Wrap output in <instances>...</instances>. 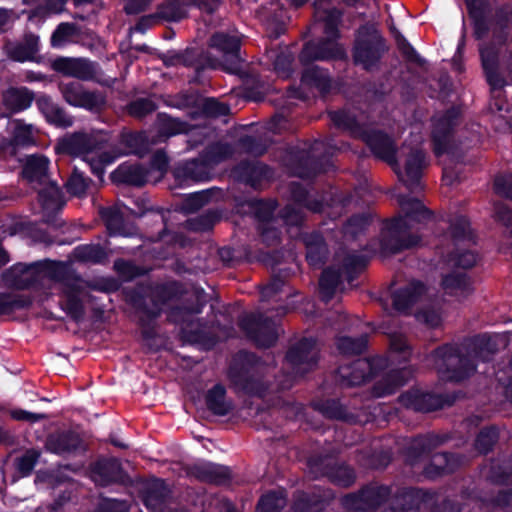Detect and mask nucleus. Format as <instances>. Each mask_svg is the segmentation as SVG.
Instances as JSON below:
<instances>
[{
    "mask_svg": "<svg viewBox=\"0 0 512 512\" xmlns=\"http://www.w3.org/2000/svg\"><path fill=\"white\" fill-rule=\"evenodd\" d=\"M7 284L19 289L53 280L56 289L66 298L65 308L75 319L82 316L81 299L86 283L81 278L68 274V266L61 262H45L33 265L18 264L4 274Z\"/></svg>",
    "mask_w": 512,
    "mask_h": 512,
    "instance_id": "nucleus-1",
    "label": "nucleus"
},
{
    "mask_svg": "<svg viewBox=\"0 0 512 512\" xmlns=\"http://www.w3.org/2000/svg\"><path fill=\"white\" fill-rule=\"evenodd\" d=\"M104 141L105 138L100 132H76L59 139L55 151L82 158L90 165L95 175L101 176L104 167L115 160V157H110L109 153L102 151Z\"/></svg>",
    "mask_w": 512,
    "mask_h": 512,
    "instance_id": "nucleus-2",
    "label": "nucleus"
},
{
    "mask_svg": "<svg viewBox=\"0 0 512 512\" xmlns=\"http://www.w3.org/2000/svg\"><path fill=\"white\" fill-rule=\"evenodd\" d=\"M398 202L405 216L395 219L389 227V245L393 252L418 244V236L411 233L413 223L420 222L428 215L426 208L417 198L399 195Z\"/></svg>",
    "mask_w": 512,
    "mask_h": 512,
    "instance_id": "nucleus-3",
    "label": "nucleus"
},
{
    "mask_svg": "<svg viewBox=\"0 0 512 512\" xmlns=\"http://www.w3.org/2000/svg\"><path fill=\"white\" fill-rule=\"evenodd\" d=\"M428 301V289L420 282H412L393 295V305L398 311H404L417 303L425 304L417 313V319L430 327H437L442 321V313L433 304L426 303Z\"/></svg>",
    "mask_w": 512,
    "mask_h": 512,
    "instance_id": "nucleus-4",
    "label": "nucleus"
},
{
    "mask_svg": "<svg viewBox=\"0 0 512 512\" xmlns=\"http://www.w3.org/2000/svg\"><path fill=\"white\" fill-rule=\"evenodd\" d=\"M432 357L435 368L444 380L460 381L474 371L471 356L463 354L452 346L439 348Z\"/></svg>",
    "mask_w": 512,
    "mask_h": 512,
    "instance_id": "nucleus-5",
    "label": "nucleus"
},
{
    "mask_svg": "<svg viewBox=\"0 0 512 512\" xmlns=\"http://www.w3.org/2000/svg\"><path fill=\"white\" fill-rule=\"evenodd\" d=\"M241 36L236 32H216L210 39V47L221 53V59L210 62L212 67H221L229 73H238L241 69L239 55Z\"/></svg>",
    "mask_w": 512,
    "mask_h": 512,
    "instance_id": "nucleus-6",
    "label": "nucleus"
},
{
    "mask_svg": "<svg viewBox=\"0 0 512 512\" xmlns=\"http://www.w3.org/2000/svg\"><path fill=\"white\" fill-rule=\"evenodd\" d=\"M384 51L381 35L373 27H364L358 33L354 51V60L364 69H371Z\"/></svg>",
    "mask_w": 512,
    "mask_h": 512,
    "instance_id": "nucleus-7",
    "label": "nucleus"
},
{
    "mask_svg": "<svg viewBox=\"0 0 512 512\" xmlns=\"http://www.w3.org/2000/svg\"><path fill=\"white\" fill-rule=\"evenodd\" d=\"M59 89L64 100L73 107L83 108L90 112H99L105 106L106 99L101 92L87 90L78 82H62Z\"/></svg>",
    "mask_w": 512,
    "mask_h": 512,
    "instance_id": "nucleus-8",
    "label": "nucleus"
},
{
    "mask_svg": "<svg viewBox=\"0 0 512 512\" xmlns=\"http://www.w3.org/2000/svg\"><path fill=\"white\" fill-rule=\"evenodd\" d=\"M59 89L64 100L73 107L83 108L90 112H99L105 106L106 99L101 92L87 90L78 82H62Z\"/></svg>",
    "mask_w": 512,
    "mask_h": 512,
    "instance_id": "nucleus-9",
    "label": "nucleus"
},
{
    "mask_svg": "<svg viewBox=\"0 0 512 512\" xmlns=\"http://www.w3.org/2000/svg\"><path fill=\"white\" fill-rule=\"evenodd\" d=\"M426 166L425 155L418 149H412L407 155L403 171L396 170L400 180L411 190L420 188V179Z\"/></svg>",
    "mask_w": 512,
    "mask_h": 512,
    "instance_id": "nucleus-10",
    "label": "nucleus"
},
{
    "mask_svg": "<svg viewBox=\"0 0 512 512\" xmlns=\"http://www.w3.org/2000/svg\"><path fill=\"white\" fill-rule=\"evenodd\" d=\"M256 315L251 314L243 317L241 327L262 347H269L275 343L278 331L274 324H258Z\"/></svg>",
    "mask_w": 512,
    "mask_h": 512,
    "instance_id": "nucleus-11",
    "label": "nucleus"
},
{
    "mask_svg": "<svg viewBox=\"0 0 512 512\" xmlns=\"http://www.w3.org/2000/svg\"><path fill=\"white\" fill-rule=\"evenodd\" d=\"M56 71L80 80L94 79L96 66L93 62L83 58H60L54 62Z\"/></svg>",
    "mask_w": 512,
    "mask_h": 512,
    "instance_id": "nucleus-12",
    "label": "nucleus"
},
{
    "mask_svg": "<svg viewBox=\"0 0 512 512\" xmlns=\"http://www.w3.org/2000/svg\"><path fill=\"white\" fill-rule=\"evenodd\" d=\"M213 168L201 154L199 158L183 162L175 170L180 181H207L212 177Z\"/></svg>",
    "mask_w": 512,
    "mask_h": 512,
    "instance_id": "nucleus-13",
    "label": "nucleus"
},
{
    "mask_svg": "<svg viewBox=\"0 0 512 512\" xmlns=\"http://www.w3.org/2000/svg\"><path fill=\"white\" fill-rule=\"evenodd\" d=\"M188 13V4L184 0H166L157 9L156 14L147 19H142L135 27L136 31H142L144 23L152 19H160L167 22H177L186 18Z\"/></svg>",
    "mask_w": 512,
    "mask_h": 512,
    "instance_id": "nucleus-14",
    "label": "nucleus"
},
{
    "mask_svg": "<svg viewBox=\"0 0 512 512\" xmlns=\"http://www.w3.org/2000/svg\"><path fill=\"white\" fill-rule=\"evenodd\" d=\"M91 477L97 485L106 486L122 480L123 471L117 459H104L95 464Z\"/></svg>",
    "mask_w": 512,
    "mask_h": 512,
    "instance_id": "nucleus-15",
    "label": "nucleus"
},
{
    "mask_svg": "<svg viewBox=\"0 0 512 512\" xmlns=\"http://www.w3.org/2000/svg\"><path fill=\"white\" fill-rule=\"evenodd\" d=\"M189 473L201 481L215 484L225 483L230 476L227 467L210 462L194 464L190 468Z\"/></svg>",
    "mask_w": 512,
    "mask_h": 512,
    "instance_id": "nucleus-16",
    "label": "nucleus"
},
{
    "mask_svg": "<svg viewBox=\"0 0 512 512\" xmlns=\"http://www.w3.org/2000/svg\"><path fill=\"white\" fill-rule=\"evenodd\" d=\"M39 38L35 35L29 34L24 37L22 41L8 43L6 45V52L9 58L19 62L33 61L39 50Z\"/></svg>",
    "mask_w": 512,
    "mask_h": 512,
    "instance_id": "nucleus-17",
    "label": "nucleus"
},
{
    "mask_svg": "<svg viewBox=\"0 0 512 512\" xmlns=\"http://www.w3.org/2000/svg\"><path fill=\"white\" fill-rule=\"evenodd\" d=\"M80 445L79 436L70 431L51 434L46 440V449L58 455L70 454L77 450Z\"/></svg>",
    "mask_w": 512,
    "mask_h": 512,
    "instance_id": "nucleus-18",
    "label": "nucleus"
},
{
    "mask_svg": "<svg viewBox=\"0 0 512 512\" xmlns=\"http://www.w3.org/2000/svg\"><path fill=\"white\" fill-rule=\"evenodd\" d=\"M36 104L49 123L64 128L73 125V118L58 104L54 103L51 98L42 96L37 100Z\"/></svg>",
    "mask_w": 512,
    "mask_h": 512,
    "instance_id": "nucleus-19",
    "label": "nucleus"
},
{
    "mask_svg": "<svg viewBox=\"0 0 512 512\" xmlns=\"http://www.w3.org/2000/svg\"><path fill=\"white\" fill-rule=\"evenodd\" d=\"M378 360L365 359L356 361L351 368H340L339 374L347 385H360L371 375L372 369L378 366Z\"/></svg>",
    "mask_w": 512,
    "mask_h": 512,
    "instance_id": "nucleus-20",
    "label": "nucleus"
},
{
    "mask_svg": "<svg viewBox=\"0 0 512 512\" xmlns=\"http://www.w3.org/2000/svg\"><path fill=\"white\" fill-rule=\"evenodd\" d=\"M143 501L147 508L152 511L162 510L165 504L168 490L164 481L153 479L143 486Z\"/></svg>",
    "mask_w": 512,
    "mask_h": 512,
    "instance_id": "nucleus-21",
    "label": "nucleus"
},
{
    "mask_svg": "<svg viewBox=\"0 0 512 512\" xmlns=\"http://www.w3.org/2000/svg\"><path fill=\"white\" fill-rule=\"evenodd\" d=\"M48 164L49 160L45 156L32 155L27 158L23 175L29 182L45 186L50 182L47 175Z\"/></svg>",
    "mask_w": 512,
    "mask_h": 512,
    "instance_id": "nucleus-22",
    "label": "nucleus"
},
{
    "mask_svg": "<svg viewBox=\"0 0 512 512\" xmlns=\"http://www.w3.org/2000/svg\"><path fill=\"white\" fill-rule=\"evenodd\" d=\"M367 143L373 152L391 165H396V149L393 141L380 132H375L367 136Z\"/></svg>",
    "mask_w": 512,
    "mask_h": 512,
    "instance_id": "nucleus-23",
    "label": "nucleus"
},
{
    "mask_svg": "<svg viewBox=\"0 0 512 512\" xmlns=\"http://www.w3.org/2000/svg\"><path fill=\"white\" fill-rule=\"evenodd\" d=\"M113 178L116 181L141 186L150 181V171L140 165L123 164L113 173Z\"/></svg>",
    "mask_w": 512,
    "mask_h": 512,
    "instance_id": "nucleus-24",
    "label": "nucleus"
},
{
    "mask_svg": "<svg viewBox=\"0 0 512 512\" xmlns=\"http://www.w3.org/2000/svg\"><path fill=\"white\" fill-rule=\"evenodd\" d=\"M38 194L42 208L47 214L60 210L65 204L60 189L53 182L40 188Z\"/></svg>",
    "mask_w": 512,
    "mask_h": 512,
    "instance_id": "nucleus-25",
    "label": "nucleus"
},
{
    "mask_svg": "<svg viewBox=\"0 0 512 512\" xmlns=\"http://www.w3.org/2000/svg\"><path fill=\"white\" fill-rule=\"evenodd\" d=\"M33 95L27 88H10L3 93L4 105L13 112L30 107Z\"/></svg>",
    "mask_w": 512,
    "mask_h": 512,
    "instance_id": "nucleus-26",
    "label": "nucleus"
},
{
    "mask_svg": "<svg viewBox=\"0 0 512 512\" xmlns=\"http://www.w3.org/2000/svg\"><path fill=\"white\" fill-rule=\"evenodd\" d=\"M155 143H157V141L150 142L145 133L126 134L122 137V144L125 146L124 150L117 155H113V157L116 159L118 156L126 154L142 156L149 150L150 145ZM109 156L112 157L110 154Z\"/></svg>",
    "mask_w": 512,
    "mask_h": 512,
    "instance_id": "nucleus-27",
    "label": "nucleus"
},
{
    "mask_svg": "<svg viewBox=\"0 0 512 512\" xmlns=\"http://www.w3.org/2000/svg\"><path fill=\"white\" fill-rule=\"evenodd\" d=\"M442 285L446 293L454 295L459 299L465 298L472 291L469 280L462 273L446 276L443 279Z\"/></svg>",
    "mask_w": 512,
    "mask_h": 512,
    "instance_id": "nucleus-28",
    "label": "nucleus"
},
{
    "mask_svg": "<svg viewBox=\"0 0 512 512\" xmlns=\"http://www.w3.org/2000/svg\"><path fill=\"white\" fill-rule=\"evenodd\" d=\"M267 57L277 77L288 79V46L270 48Z\"/></svg>",
    "mask_w": 512,
    "mask_h": 512,
    "instance_id": "nucleus-29",
    "label": "nucleus"
},
{
    "mask_svg": "<svg viewBox=\"0 0 512 512\" xmlns=\"http://www.w3.org/2000/svg\"><path fill=\"white\" fill-rule=\"evenodd\" d=\"M412 375L411 370L407 368L393 369L384 380V386L379 384L376 388L377 396H385L394 392V390L402 386Z\"/></svg>",
    "mask_w": 512,
    "mask_h": 512,
    "instance_id": "nucleus-30",
    "label": "nucleus"
},
{
    "mask_svg": "<svg viewBox=\"0 0 512 512\" xmlns=\"http://www.w3.org/2000/svg\"><path fill=\"white\" fill-rule=\"evenodd\" d=\"M102 215L106 221L107 229L112 235L132 236L133 227H126L121 212L117 208L103 210Z\"/></svg>",
    "mask_w": 512,
    "mask_h": 512,
    "instance_id": "nucleus-31",
    "label": "nucleus"
},
{
    "mask_svg": "<svg viewBox=\"0 0 512 512\" xmlns=\"http://www.w3.org/2000/svg\"><path fill=\"white\" fill-rule=\"evenodd\" d=\"M13 133V144L15 146H30L35 143L36 130L33 125L16 119L10 122Z\"/></svg>",
    "mask_w": 512,
    "mask_h": 512,
    "instance_id": "nucleus-32",
    "label": "nucleus"
},
{
    "mask_svg": "<svg viewBox=\"0 0 512 512\" xmlns=\"http://www.w3.org/2000/svg\"><path fill=\"white\" fill-rule=\"evenodd\" d=\"M317 361V351L311 341L305 340L296 351L290 352V366L305 365L302 371L307 370L313 363Z\"/></svg>",
    "mask_w": 512,
    "mask_h": 512,
    "instance_id": "nucleus-33",
    "label": "nucleus"
},
{
    "mask_svg": "<svg viewBox=\"0 0 512 512\" xmlns=\"http://www.w3.org/2000/svg\"><path fill=\"white\" fill-rule=\"evenodd\" d=\"M206 404L217 415H226L231 409L230 403L225 399V389L222 385H215L208 391Z\"/></svg>",
    "mask_w": 512,
    "mask_h": 512,
    "instance_id": "nucleus-34",
    "label": "nucleus"
},
{
    "mask_svg": "<svg viewBox=\"0 0 512 512\" xmlns=\"http://www.w3.org/2000/svg\"><path fill=\"white\" fill-rule=\"evenodd\" d=\"M189 125L177 118L160 115L158 119V133L160 138H169L177 134L187 133Z\"/></svg>",
    "mask_w": 512,
    "mask_h": 512,
    "instance_id": "nucleus-35",
    "label": "nucleus"
},
{
    "mask_svg": "<svg viewBox=\"0 0 512 512\" xmlns=\"http://www.w3.org/2000/svg\"><path fill=\"white\" fill-rule=\"evenodd\" d=\"M234 153V148L224 142H217L208 146L202 153L208 163L214 169L215 166L229 159Z\"/></svg>",
    "mask_w": 512,
    "mask_h": 512,
    "instance_id": "nucleus-36",
    "label": "nucleus"
},
{
    "mask_svg": "<svg viewBox=\"0 0 512 512\" xmlns=\"http://www.w3.org/2000/svg\"><path fill=\"white\" fill-rule=\"evenodd\" d=\"M234 173L241 181L254 186L264 175V167L255 162L243 163L235 169Z\"/></svg>",
    "mask_w": 512,
    "mask_h": 512,
    "instance_id": "nucleus-37",
    "label": "nucleus"
},
{
    "mask_svg": "<svg viewBox=\"0 0 512 512\" xmlns=\"http://www.w3.org/2000/svg\"><path fill=\"white\" fill-rule=\"evenodd\" d=\"M287 500L284 492H271L261 497L257 505V512H278L286 506Z\"/></svg>",
    "mask_w": 512,
    "mask_h": 512,
    "instance_id": "nucleus-38",
    "label": "nucleus"
},
{
    "mask_svg": "<svg viewBox=\"0 0 512 512\" xmlns=\"http://www.w3.org/2000/svg\"><path fill=\"white\" fill-rule=\"evenodd\" d=\"M343 271L335 269H327L323 272L320 279V289L323 297L328 300L336 287L338 286L342 277Z\"/></svg>",
    "mask_w": 512,
    "mask_h": 512,
    "instance_id": "nucleus-39",
    "label": "nucleus"
},
{
    "mask_svg": "<svg viewBox=\"0 0 512 512\" xmlns=\"http://www.w3.org/2000/svg\"><path fill=\"white\" fill-rule=\"evenodd\" d=\"M74 256L81 261L98 263L105 258V252L99 245H82L75 248Z\"/></svg>",
    "mask_w": 512,
    "mask_h": 512,
    "instance_id": "nucleus-40",
    "label": "nucleus"
},
{
    "mask_svg": "<svg viewBox=\"0 0 512 512\" xmlns=\"http://www.w3.org/2000/svg\"><path fill=\"white\" fill-rule=\"evenodd\" d=\"M167 294H168V288H166V287H160V288L155 289L152 292V295L150 298V300L152 302V306L148 307L145 305V307H143V309H142V312L144 314H146L147 317H149V318L158 316L163 309V305L167 301V299H166Z\"/></svg>",
    "mask_w": 512,
    "mask_h": 512,
    "instance_id": "nucleus-41",
    "label": "nucleus"
},
{
    "mask_svg": "<svg viewBox=\"0 0 512 512\" xmlns=\"http://www.w3.org/2000/svg\"><path fill=\"white\" fill-rule=\"evenodd\" d=\"M293 198V200L298 205V210L296 211V220L295 223H298L302 218V208L306 207L308 205L307 202V191L304 187H302L298 183H290V200ZM294 222L292 211L290 210V224Z\"/></svg>",
    "mask_w": 512,
    "mask_h": 512,
    "instance_id": "nucleus-42",
    "label": "nucleus"
},
{
    "mask_svg": "<svg viewBox=\"0 0 512 512\" xmlns=\"http://www.w3.org/2000/svg\"><path fill=\"white\" fill-rule=\"evenodd\" d=\"M410 356V349L406 340L401 336H393L390 340V358L392 361H406Z\"/></svg>",
    "mask_w": 512,
    "mask_h": 512,
    "instance_id": "nucleus-43",
    "label": "nucleus"
},
{
    "mask_svg": "<svg viewBox=\"0 0 512 512\" xmlns=\"http://www.w3.org/2000/svg\"><path fill=\"white\" fill-rule=\"evenodd\" d=\"M337 347L343 354H358L366 347V338L360 337L353 339L350 337H341L337 341Z\"/></svg>",
    "mask_w": 512,
    "mask_h": 512,
    "instance_id": "nucleus-44",
    "label": "nucleus"
},
{
    "mask_svg": "<svg viewBox=\"0 0 512 512\" xmlns=\"http://www.w3.org/2000/svg\"><path fill=\"white\" fill-rule=\"evenodd\" d=\"M88 187V180L83 176L78 169H75L66 183V188L69 193L75 196H83Z\"/></svg>",
    "mask_w": 512,
    "mask_h": 512,
    "instance_id": "nucleus-45",
    "label": "nucleus"
},
{
    "mask_svg": "<svg viewBox=\"0 0 512 512\" xmlns=\"http://www.w3.org/2000/svg\"><path fill=\"white\" fill-rule=\"evenodd\" d=\"M212 193V190H203L200 192L190 194L184 202V209L187 212H194L198 210L199 208H201L202 206L209 202Z\"/></svg>",
    "mask_w": 512,
    "mask_h": 512,
    "instance_id": "nucleus-46",
    "label": "nucleus"
},
{
    "mask_svg": "<svg viewBox=\"0 0 512 512\" xmlns=\"http://www.w3.org/2000/svg\"><path fill=\"white\" fill-rule=\"evenodd\" d=\"M75 33V27L73 24L62 23L57 29L54 31L51 37V44L53 47H61L66 42L70 40V38Z\"/></svg>",
    "mask_w": 512,
    "mask_h": 512,
    "instance_id": "nucleus-47",
    "label": "nucleus"
},
{
    "mask_svg": "<svg viewBox=\"0 0 512 512\" xmlns=\"http://www.w3.org/2000/svg\"><path fill=\"white\" fill-rule=\"evenodd\" d=\"M480 54H481L483 68L487 73L488 81L492 85H497L498 80L496 79V76L494 75V72H493L494 65H495V54H494L493 50L481 48Z\"/></svg>",
    "mask_w": 512,
    "mask_h": 512,
    "instance_id": "nucleus-48",
    "label": "nucleus"
},
{
    "mask_svg": "<svg viewBox=\"0 0 512 512\" xmlns=\"http://www.w3.org/2000/svg\"><path fill=\"white\" fill-rule=\"evenodd\" d=\"M217 220V215L213 212H208L188 221L189 227L194 231H205L209 230L215 221Z\"/></svg>",
    "mask_w": 512,
    "mask_h": 512,
    "instance_id": "nucleus-49",
    "label": "nucleus"
},
{
    "mask_svg": "<svg viewBox=\"0 0 512 512\" xmlns=\"http://www.w3.org/2000/svg\"><path fill=\"white\" fill-rule=\"evenodd\" d=\"M156 109L154 102L150 99L142 98L132 102L129 106V113L135 117H143Z\"/></svg>",
    "mask_w": 512,
    "mask_h": 512,
    "instance_id": "nucleus-50",
    "label": "nucleus"
},
{
    "mask_svg": "<svg viewBox=\"0 0 512 512\" xmlns=\"http://www.w3.org/2000/svg\"><path fill=\"white\" fill-rule=\"evenodd\" d=\"M39 456L40 453L36 450L27 451L22 457L18 459V470L24 475L29 474L37 463Z\"/></svg>",
    "mask_w": 512,
    "mask_h": 512,
    "instance_id": "nucleus-51",
    "label": "nucleus"
},
{
    "mask_svg": "<svg viewBox=\"0 0 512 512\" xmlns=\"http://www.w3.org/2000/svg\"><path fill=\"white\" fill-rule=\"evenodd\" d=\"M203 110L210 116H223L230 112L229 107L215 98H208L204 101Z\"/></svg>",
    "mask_w": 512,
    "mask_h": 512,
    "instance_id": "nucleus-52",
    "label": "nucleus"
},
{
    "mask_svg": "<svg viewBox=\"0 0 512 512\" xmlns=\"http://www.w3.org/2000/svg\"><path fill=\"white\" fill-rule=\"evenodd\" d=\"M332 480L340 486H349L355 479L354 472L347 466L338 467L331 475Z\"/></svg>",
    "mask_w": 512,
    "mask_h": 512,
    "instance_id": "nucleus-53",
    "label": "nucleus"
},
{
    "mask_svg": "<svg viewBox=\"0 0 512 512\" xmlns=\"http://www.w3.org/2000/svg\"><path fill=\"white\" fill-rule=\"evenodd\" d=\"M496 437L494 429L482 430L476 440L477 449L482 453L487 452L496 441Z\"/></svg>",
    "mask_w": 512,
    "mask_h": 512,
    "instance_id": "nucleus-54",
    "label": "nucleus"
},
{
    "mask_svg": "<svg viewBox=\"0 0 512 512\" xmlns=\"http://www.w3.org/2000/svg\"><path fill=\"white\" fill-rule=\"evenodd\" d=\"M23 305V302L13 294H0V314L7 313Z\"/></svg>",
    "mask_w": 512,
    "mask_h": 512,
    "instance_id": "nucleus-55",
    "label": "nucleus"
},
{
    "mask_svg": "<svg viewBox=\"0 0 512 512\" xmlns=\"http://www.w3.org/2000/svg\"><path fill=\"white\" fill-rule=\"evenodd\" d=\"M427 395L419 393L418 391L409 392L401 396V402L415 410H422V401Z\"/></svg>",
    "mask_w": 512,
    "mask_h": 512,
    "instance_id": "nucleus-56",
    "label": "nucleus"
},
{
    "mask_svg": "<svg viewBox=\"0 0 512 512\" xmlns=\"http://www.w3.org/2000/svg\"><path fill=\"white\" fill-rule=\"evenodd\" d=\"M200 312L201 308L199 306L191 310L176 308L170 312L169 318L174 322L184 323L189 321L193 315L199 314Z\"/></svg>",
    "mask_w": 512,
    "mask_h": 512,
    "instance_id": "nucleus-57",
    "label": "nucleus"
},
{
    "mask_svg": "<svg viewBox=\"0 0 512 512\" xmlns=\"http://www.w3.org/2000/svg\"><path fill=\"white\" fill-rule=\"evenodd\" d=\"M340 19V12L337 10L330 11L325 17V32L329 39L337 36L336 26Z\"/></svg>",
    "mask_w": 512,
    "mask_h": 512,
    "instance_id": "nucleus-58",
    "label": "nucleus"
},
{
    "mask_svg": "<svg viewBox=\"0 0 512 512\" xmlns=\"http://www.w3.org/2000/svg\"><path fill=\"white\" fill-rule=\"evenodd\" d=\"M168 165V159L162 151H158L153 156L151 167L148 169L150 173L156 171L159 173V177L166 171Z\"/></svg>",
    "mask_w": 512,
    "mask_h": 512,
    "instance_id": "nucleus-59",
    "label": "nucleus"
},
{
    "mask_svg": "<svg viewBox=\"0 0 512 512\" xmlns=\"http://www.w3.org/2000/svg\"><path fill=\"white\" fill-rule=\"evenodd\" d=\"M241 147L248 153L252 154H262L265 151V148L256 143V139L252 136H245L240 139Z\"/></svg>",
    "mask_w": 512,
    "mask_h": 512,
    "instance_id": "nucleus-60",
    "label": "nucleus"
},
{
    "mask_svg": "<svg viewBox=\"0 0 512 512\" xmlns=\"http://www.w3.org/2000/svg\"><path fill=\"white\" fill-rule=\"evenodd\" d=\"M376 491L374 489H368L363 491L359 495V499L361 501H364L365 504H356L355 508L357 509H364V508H371L379 504V501L376 499Z\"/></svg>",
    "mask_w": 512,
    "mask_h": 512,
    "instance_id": "nucleus-61",
    "label": "nucleus"
},
{
    "mask_svg": "<svg viewBox=\"0 0 512 512\" xmlns=\"http://www.w3.org/2000/svg\"><path fill=\"white\" fill-rule=\"evenodd\" d=\"M495 189L499 194L512 198V175L496 179Z\"/></svg>",
    "mask_w": 512,
    "mask_h": 512,
    "instance_id": "nucleus-62",
    "label": "nucleus"
},
{
    "mask_svg": "<svg viewBox=\"0 0 512 512\" xmlns=\"http://www.w3.org/2000/svg\"><path fill=\"white\" fill-rule=\"evenodd\" d=\"M495 217L505 226L512 228V211L508 207L504 205H497L495 207Z\"/></svg>",
    "mask_w": 512,
    "mask_h": 512,
    "instance_id": "nucleus-63",
    "label": "nucleus"
},
{
    "mask_svg": "<svg viewBox=\"0 0 512 512\" xmlns=\"http://www.w3.org/2000/svg\"><path fill=\"white\" fill-rule=\"evenodd\" d=\"M100 512H128L126 502L109 500L101 508Z\"/></svg>",
    "mask_w": 512,
    "mask_h": 512,
    "instance_id": "nucleus-64",
    "label": "nucleus"
}]
</instances>
